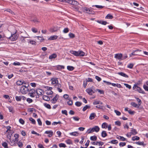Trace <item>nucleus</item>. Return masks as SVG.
Masks as SVG:
<instances>
[{
    "label": "nucleus",
    "instance_id": "11",
    "mask_svg": "<svg viewBox=\"0 0 148 148\" xmlns=\"http://www.w3.org/2000/svg\"><path fill=\"white\" fill-rule=\"evenodd\" d=\"M36 94H37L39 96V95H42L43 93L44 92L42 90L40 89H37L36 90ZM38 97H36V98Z\"/></svg>",
    "mask_w": 148,
    "mask_h": 148
},
{
    "label": "nucleus",
    "instance_id": "14",
    "mask_svg": "<svg viewBox=\"0 0 148 148\" xmlns=\"http://www.w3.org/2000/svg\"><path fill=\"white\" fill-rule=\"evenodd\" d=\"M86 91L89 95H92L93 93H95V92L90 88L87 89Z\"/></svg>",
    "mask_w": 148,
    "mask_h": 148
},
{
    "label": "nucleus",
    "instance_id": "36",
    "mask_svg": "<svg viewBox=\"0 0 148 148\" xmlns=\"http://www.w3.org/2000/svg\"><path fill=\"white\" fill-rule=\"evenodd\" d=\"M29 120L30 121H31L32 123L33 124H35L36 123V122L35 121L34 119H33L32 117H30L29 118Z\"/></svg>",
    "mask_w": 148,
    "mask_h": 148
},
{
    "label": "nucleus",
    "instance_id": "1",
    "mask_svg": "<svg viewBox=\"0 0 148 148\" xmlns=\"http://www.w3.org/2000/svg\"><path fill=\"white\" fill-rule=\"evenodd\" d=\"M70 53L76 56H83L85 55L84 52L80 50L78 51L72 50L70 51Z\"/></svg>",
    "mask_w": 148,
    "mask_h": 148
},
{
    "label": "nucleus",
    "instance_id": "47",
    "mask_svg": "<svg viewBox=\"0 0 148 148\" xmlns=\"http://www.w3.org/2000/svg\"><path fill=\"white\" fill-rule=\"evenodd\" d=\"M134 66V64L133 63H130L127 65V67L130 69H132Z\"/></svg>",
    "mask_w": 148,
    "mask_h": 148
},
{
    "label": "nucleus",
    "instance_id": "39",
    "mask_svg": "<svg viewBox=\"0 0 148 148\" xmlns=\"http://www.w3.org/2000/svg\"><path fill=\"white\" fill-rule=\"evenodd\" d=\"M108 124L106 123H103L102 125V127L103 128H106L107 127Z\"/></svg>",
    "mask_w": 148,
    "mask_h": 148
},
{
    "label": "nucleus",
    "instance_id": "64",
    "mask_svg": "<svg viewBox=\"0 0 148 148\" xmlns=\"http://www.w3.org/2000/svg\"><path fill=\"white\" fill-rule=\"evenodd\" d=\"M143 88L145 90L148 91V87L145 84L143 85Z\"/></svg>",
    "mask_w": 148,
    "mask_h": 148
},
{
    "label": "nucleus",
    "instance_id": "10",
    "mask_svg": "<svg viewBox=\"0 0 148 148\" xmlns=\"http://www.w3.org/2000/svg\"><path fill=\"white\" fill-rule=\"evenodd\" d=\"M68 3L72 5H77L79 4L75 0H68Z\"/></svg>",
    "mask_w": 148,
    "mask_h": 148
},
{
    "label": "nucleus",
    "instance_id": "33",
    "mask_svg": "<svg viewBox=\"0 0 148 148\" xmlns=\"http://www.w3.org/2000/svg\"><path fill=\"white\" fill-rule=\"evenodd\" d=\"M67 69L69 71H72L74 69V68L71 66H67Z\"/></svg>",
    "mask_w": 148,
    "mask_h": 148
},
{
    "label": "nucleus",
    "instance_id": "31",
    "mask_svg": "<svg viewBox=\"0 0 148 148\" xmlns=\"http://www.w3.org/2000/svg\"><path fill=\"white\" fill-rule=\"evenodd\" d=\"M113 18V16L110 14H108L106 16L105 18L106 19H112Z\"/></svg>",
    "mask_w": 148,
    "mask_h": 148
},
{
    "label": "nucleus",
    "instance_id": "25",
    "mask_svg": "<svg viewBox=\"0 0 148 148\" xmlns=\"http://www.w3.org/2000/svg\"><path fill=\"white\" fill-rule=\"evenodd\" d=\"M58 37V36L56 35L52 36L49 38V40H55Z\"/></svg>",
    "mask_w": 148,
    "mask_h": 148
},
{
    "label": "nucleus",
    "instance_id": "55",
    "mask_svg": "<svg viewBox=\"0 0 148 148\" xmlns=\"http://www.w3.org/2000/svg\"><path fill=\"white\" fill-rule=\"evenodd\" d=\"M19 147H22L23 146V143L21 142L20 141H19L17 143Z\"/></svg>",
    "mask_w": 148,
    "mask_h": 148
},
{
    "label": "nucleus",
    "instance_id": "50",
    "mask_svg": "<svg viewBox=\"0 0 148 148\" xmlns=\"http://www.w3.org/2000/svg\"><path fill=\"white\" fill-rule=\"evenodd\" d=\"M69 36L70 38H73L75 36V35L71 33H69Z\"/></svg>",
    "mask_w": 148,
    "mask_h": 148
},
{
    "label": "nucleus",
    "instance_id": "45",
    "mask_svg": "<svg viewBox=\"0 0 148 148\" xmlns=\"http://www.w3.org/2000/svg\"><path fill=\"white\" fill-rule=\"evenodd\" d=\"M28 42L29 43L33 45H36V42L35 41L33 40H30L29 41L28 40Z\"/></svg>",
    "mask_w": 148,
    "mask_h": 148
},
{
    "label": "nucleus",
    "instance_id": "60",
    "mask_svg": "<svg viewBox=\"0 0 148 148\" xmlns=\"http://www.w3.org/2000/svg\"><path fill=\"white\" fill-rule=\"evenodd\" d=\"M114 112L116 113V114L118 116H120L121 114V113L119 111L116 110H114Z\"/></svg>",
    "mask_w": 148,
    "mask_h": 148
},
{
    "label": "nucleus",
    "instance_id": "9",
    "mask_svg": "<svg viewBox=\"0 0 148 148\" xmlns=\"http://www.w3.org/2000/svg\"><path fill=\"white\" fill-rule=\"evenodd\" d=\"M18 38L17 35L15 34L12 35L11 36L9 37V39L12 41H13L16 40Z\"/></svg>",
    "mask_w": 148,
    "mask_h": 148
},
{
    "label": "nucleus",
    "instance_id": "21",
    "mask_svg": "<svg viewBox=\"0 0 148 148\" xmlns=\"http://www.w3.org/2000/svg\"><path fill=\"white\" fill-rule=\"evenodd\" d=\"M97 22L100 24H101L103 25H106L108 23L106 21H103L101 20H97Z\"/></svg>",
    "mask_w": 148,
    "mask_h": 148
},
{
    "label": "nucleus",
    "instance_id": "18",
    "mask_svg": "<svg viewBox=\"0 0 148 148\" xmlns=\"http://www.w3.org/2000/svg\"><path fill=\"white\" fill-rule=\"evenodd\" d=\"M117 74L119 75H120L123 77H124L127 78L128 77V76L125 73L123 72H120L118 73H117Z\"/></svg>",
    "mask_w": 148,
    "mask_h": 148
},
{
    "label": "nucleus",
    "instance_id": "16",
    "mask_svg": "<svg viewBox=\"0 0 148 148\" xmlns=\"http://www.w3.org/2000/svg\"><path fill=\"white\" fill-rule=\"evenodd\" d=\"M45 133L47 134H49L48 135V136L49 137H51L53 135V132L51 130L46 131Z\"/></svg>",
    "mask_w": 148,
    "mask_h": 148
},
{
    "label": "nucleus",
    "instance_id": "13",
    "mask_svg": "<svg viewBox=\"0 0 148 148\" xmlns=\"http://www.w3.org/2000/svg\"><path fill=\"white\" fill-rule=\"evenodd\" d=\"M51 84H56L58 83V78H52L51 79Z\"/></svg>",
    "mask_w": 148,
    "mask_h": 148
},
{
    "label": "nucleus",
    "instance_id": "63",
    "mask_svg": "<svg viewBox=\"0 0 148 148\" xmlns=\"http://www.w3.org/2000/svg\"><path fill=\"white\" fill-rule=\"evenodd\" d=\"M95 78L98 82H100L101 80V78L97 76H95Z\"/></svg>",
    "mask_w": 148,
    "mask_h": 148
},
{
    "label": "nucleus",
    "instance_id": "5",
    "mask_svg": "<svg viewBox=\"0 0 148 148\" xmlns=\"http://www.w3.org/2000/svg\"><path fill=\"white\" fill-rule=\"evenodd\" d=\"M36 90H35V89L32 88L30 90L29 94L30 97H35V96L36 95Z\"/></svg>",
    "mask_w": 148,
    "mask_h": 148
},
{
    "label": "nucleus",
    "instance_id": "32",
    "mask_svg": "<svg viewBox=\"0 0 148 148\" xmlns=\"http://www.w3.org/2000/svg\"><path fill=\"white\" fill-rule=\"evenodd\" d=\"M15 99L17 101H21V95H20L19 96H16L15 97Z\"/></svg>",
    "mask_w": 148,
    "mask_h": 148
},
{
    "label": "nucleus",
    "instance_id": "52",
    "mask_svg": "<svg viewBox=\"0 0 148 148\" xmlns=\"http://www.w3.org/2000/svg\"><path fill=\"white\" fill-rule=\"evenodd\" d=\"M7 107V108H8L9 110V112H12V113L13 112V109L12 107L9 106V107Z\"/></svg>",
    "mask_w": 148,
    "mask_h": 148
},
{
    "label": "nucleus",
    "instance_id": "23",
    "mask_svg": "<svg viewBox=\"0 0 148 148\" xmlns=\"http://www.w3.org/2000/svg\"><path fill=\"white\" fill-rule=\"evenodd\" d=\"M30 21H31L35 23H36V22L37 23L38 22H39L38 21V19L36 17H34V18H32L31 19Z\"/></svg>",
    "mask_w": 148,
    "mask_h": 148
},
{
    "label": "nucleus",
    "instance_id": "54",
    "mask_svg": "<svg viewBox=\"0 0 148 148\" xmlns=\"http://www.w3.org/2000/svg\"><path fill=\"white\" fill-rule=\"evenodd\" d=\"M26 101L29 103L32 102L33 101L32 99L29 98H27L26 99Z\"/></svg>",
    "mask_w": 148,
    "mask_h": 148
},
{
    "label": "nucleus",
    "instance_id": "56",
    "mask_svg": "<svg viewBox=\"0 0 148 148\" xmlns=\"http://www.w3.org/2000/svg\"><path fill=\"white\" fill-rule=\"evenodd\" d=\"M135 143L137 145H144V142H135Z\"/></svg>",
    "mask_w": 148,
    "mask_h": 148
},
{
    "label": "nucleus",
    "instance_id": "53",
    "mask_svg": "<svg viewBox=\"0 0 148 148\" xmlns=\"http://www.w3.org/2000/svg\"><path fill=\"white\" fill-rule=\"evenodd\" d=\"M19 123L22 125H23L25 123V121L21 118L19 119Z\"/></svg>",
    "mask_w": 148,
    "mask_h": 148
},
{
    "label": "nucleus",
    "instance_id": "4",
    "mask_svg": "<svg viewBox=\"0 0 148 148\" xmlns=\"http://www.w3.org/2000/svg\"><path fill=\"white\" fill-rule=\"evenodd\" d=\"M82 10L84 12L90 14H94L95 12L87 8H82Z\"/></svg>",
    "mask_w": 148,
    "mask_h": 148
},
{
    "label": "nucleus",
    "instance_id": "48",
    "mask_svg": "<svg viewBox=\"0 0 148 148\" xmlns=\"http://www.w3.org/2000/svg\"><path fill=\"white\" fill-rule=\"evenodd\" d=\"M78 134V133L76 132H71L70 133V134L74 136H77V134Z\"/></svg>",
    "mask_w": 148,
    "mask_h": 148
},
{
    "label": "nucleus",
    "instance_id": "58",
    "mask_svg": "<svg viewBox=\"0 0 148 148\" xmlns=\"http://www.w3.org/2000/svg\"><path fill=\"white\" fill-rule=\"evenodd\" d=\"M32 30L33 32L35 33L37 32L38 31L37 29L34 27H32Z\"/></svg>",
    "mask_w": 148,
    "mask_h": 148
},
{
    "label": "nucleus",
    "instance_id": "34",
    "mask_svg": "<svg viewBox=\"0 0 148 148\" xmlns=\"http://www.w3.org/2000/svg\"><path fill=\"white\" fill-rule=\"evenodd\" d=\"M90 139L91 140L95 141L97 139V137L95 136H91L90 137Z\"/></svg>",
    "mask_w": 148,
    "mask_h": 148
},
{
    "label": "nucleus",
    "instance_id": "41",
    "mask_svg": "<svg viewBox=\"0 0 148 148\" xmlns=\"http://www.w3.org/2000/svg\"><path fill=\"white\" fill-rule=\"evenodd\" d=\"M136 99L137 101L138 102V105L140 106V105L142 103V101L141 100L138 98L136 97Z\"/></svg>",
    "mask_w": 148,
    "mask_h": 148
},
{
    "label": "nucleus",
    "instance_id": "46",
    "mask_svg": "<svg viewBox=\"0 0 148 148\" xmlns=\"http://www.w3.org/2000/svg\"><path fill=\"white\" fill-rule=\"evenodd\" d=\"M55 88H56L57 89H58L59 88H61L62 87V85L58 83L57 84H55Z\"/></svg>",
    "mask_w": 148,
    "mask_h": 148
},
{
    "label": "nucleus",
    "instance_id": "49",
    "mask_svg": "<svg viewBox=\"0 0 148 148\" xmlns=\"http://www.w3.org/2000/svg\"><path fill=\"white\" fill-rule=\"evenodd\" d=\"M69 101L67 102V104L69 106H71L73 104V101L70 100V98L68 99Z\"/></svg>",
    "mask_w": 148,
    "mask_h": 148
},
{
    "label": "nucleus",
    "instance_id": "2",
    "mask_svg": "<svg viewBox=\"0 0 148 148\" xmlns=\"http://www.w3.org/2000/svg\"><path fill=\"white\" fill-rule=\"evenodd\" d=\"M29 85L27 84L26 85H23L21 88L20 90L21 92L23 94L27 93L29 91L28 87Z\"/></svg>",
    "mask_w": 148,
    "mask_h": 148
},
{
    "label": "nucleus",
    "instance_id": "37",
    "mask_svg": "<svg viewBox=\"0 0 148 148\" xmlns=\"http://www.w3.org/2000/svg\"><path fill=\"white\" fill-rule=\"evenodd\" d=\"M44 106L46 108L49 109H51V107L49 104L46 103H44Z\"/></svg>",
    "mask_w": 148,
    "mask_h": 148
},
{
    "label": "nucleus",
    "instance_id": "61",
    "mask_svg": "<svg viewBox=\"0 0 148 148\" xmlns=\"http://www.w3.org/2000/svg\"><path fill=\"white\" fill-rule=\"evenodd\" d=\"M115 123L116 125H118V126H120L121 123L119 121H117L115 122Z\"/></svg>",
    "mask_w": 148,
    "mask_h": 148
},
{
    "label": "nucleus",
    "instance_id": "15",
    "mask_svg": "<svg viewBox=\"0 0 148 148\" xmlns=\"http://www.w3.org/2000/svg\"><path fill=\"white\" fill-rule=\"evenodd\" d=\"M91 129L92 130L93 132H98L100 130V128L97 126H95L93 127Z\"/></svg>",
    "mask_w": 148,
    "mask_h": 148
},
{
    "label": "nucleus",
    "instance_id": "19",
    "mask_svg": "<svg viewBox=\"0 0 148 148\" xmlns=\"http://www.w3.org/2000/svg\"><path fill=\"white\" fill-rule=\"evenodd\" d=\"M116 138L117 139L120 140L122 141H124L126 140V139L124 138L123 137L120 136H119L118 135L116 136Z\"/></svg>",
    "mask_w": 148,
    "mask_h": 148
},
{
    "label": "nucleus",
    "instance_id": "40",
    "mask_svg": "<svg viewBox=\"0 0 148 148\" xmlns=\"http://www.w3.org/2000/svg\"><path fill=\"white\" fill-rule=\"evenodd\" d=\"M65 142L68 144L70 145L72 144V142L71 140L68 139L65 141Z\"/></svg>",
    "mask_w": 148,
    "mask_h": 148
},
{
    "label": "nucleus",
    "instance_id": "30",
    "mask_svg": "<svg viewBox=\"0 0 148 148\" xmlns=\"http://www.w3.org/2000/svg\"><path fill=\"white\" fill-rule=\"evenodd\" d=\"M118 143V141L115 140H113L111 141L110 142H109V143H111L112 144H117Z\"/></svg>",
    "mask_w": 148,
    "mask_h": 148
},
{
    "label": "nucleus",
    "instance_id": "8",
    "mask_svg": "<svg viewBox=\"0 0 148 148\" xmlns=\"http://www.w3.org/2000/svg\"><path fill=\"white\" fill-rule=\"evenodd\" d=\"M59 98V95L58 94L56 95L55 96L53 99L50 100L51 102L52 103L54 104L56 103L57 100Z\"/></svg>",
    "mask_w": 148,
    "mask_h": 148
},
{
    "label": "nucleus",
    "instance_id": "6",
    "mask_svg": "<svg viewBox=\"0 0 148 148\" xmlns=\"http://www.w3.org/2000/svg\"><path fill=\"white\" fill-rule=\"evenodd\" d=\"M27 82H26L23 79L17 81L16 83V85L18 86H21L23 84L27 85Z\"/></svg>",
    "mask_w": 148,
    "mask_h": 148
},
{
    "label": "nucleus",
    "instance_id": "62",
    "mask_svg": "<svg viewBox=\"0 0 148 148\" xmlns=\"http://www.w3.org/2000/svg\"><path fill=\"white\" fill-rule=\"evenodd\" d=\"M62 114H65L66 115H68L67 112V110H62Z\"/></svg>",
    "mask_w": 148,
    "mask_h": 148
},
{
    "label": "nucleus",
    "instance_id": "42",
    "mask_svg": "<svg viewBox=\"0 0 148 148\" xmlns=\"http://www.w3.org/2000/svg\"><path fill=\"white\" fill-rule=\"evenodd\" d=\"M59 146L60 147H66V145L64 143H60L59 144Z\"/></svg>",
    "mask_w": 148,
    "mask_h": 148
},
{
    "label": "nucleus",
    "instance_id": "20",
    "mask_svg": "<svg viewBox=\"0 0 148 148\" xmlns=\"http://www.w3.org/2000/svg\"><path fill=\"white\" fill-rule=\"evenodd\" d=\"M95 116H96L95 113H92L90 114L89 117V119L92 120L95 118Z\"/></svg>",
    "mask_w": 148,
    "mask_h": 148
},
{
    "label": "nucleus",
    "instance_id": "24",
    "mask_svg": "<svg viewBox=\"0 0 148 148\" xmlns=\"http://www.w3.org/2000/svg\"><path fill=\"white\" fill-rule=\"evenodd\" d=\"M57 56L56 54L55 53H53L49 56V58L50 59H52L56 58Z\"/></svg>",
    "mask_w": 148,
    "mask_h": 148
},
{
    "label": "nucleus",
    "instance_id": "12",
    "mask_svg": "<svg viewBox=\"0 0 148 148\" xmlns=\"http://www.w3.org/2000/svg\"><path fill=\"white\" fill-rule=\"evenodd\" d=\"M123 55L122 53H117L115 54L114 58L119 60H122Z\"/></svg>",
    "mask_w": 148,
    "mask_h": 148
},
{
    "label": "nucleus",
    "instance_id": "57",
    "mask_svg": "<svg viewBox=\"0 0 148 148\" xmlns=\"http://www.w3.org/2000/svg\"><path fill=\"white\" fill-rule=\"evenodd\" d=\"M126 145V143L125 142H121L119 143V145L121 147L124 146Z\"/></svg>",
    "mask_w": 148,
    "mask_h": 148
},
{
    "label": "nucleus",
    "instance_id": "22",
    "mask_svg": "<svg viewBox=\"0 0 148 148\" xmlns=\"http://www.w3.org/2000/svg\"><path fill=\"white\" fill-rule=\"evenodd\" d=\"M42 98L44 100L47 101H49L50 100V97L46 95L43 96Z\"/></svg>",
    "mask_w": 148,
    "mask_h": 148
},
{
    "label": "nucleus",
    "instance_id": "43",
    "mask_svg": "<svg viewBox=\"0 0 148 148\" xmlns=\"http://www.w3.org/2000/svg\"><path fill=\"white\" fill-rule=\"evenodd\" d=\"M75 105L77 107H79L82 105V103L79 101H77L75 103Z\"/></svg>",
    "mask_w": 148,
    "mask_h": 148
},
{
    "label": "nucleus",
    "instance_id": "26",
    "mask_svg": "<svg viewBox=\"0 0 148 148\" xmlns=\"http://www.w3.org/2000/svg\"><path fill=\"white\" fill-rule=\"evenodd\" d=\"M58 30V27H54L51 29V32H57Z\"/></svg>",
    "mask_w": 148,
    "mask_h": 148
},
{
    "label": "nucleus",
    "instance_id": "59",
    "mask_svg": "<svg viewBox=\"0 0 148 148\" xmlns=\"http://www.w3.org/2000/svg\"><path fill=\"white\" fill-rule=\"evenodd\" d=\"M69 31V29L68 28H66L64 29L63 32L64 33H66L68 32Z\"/></svg>",
    "mask_w": 148,
    "mask_h": 148
},
{
    "label": "nucleus",
    "instance_id": "3",
    "mask_svg": "<svg viewBox=\"0 0 148 148\" xmlns=\"http://www.w3.org/2000/svg\"><path fill=\"white\" fill-rule=\"evenodd\" d=\"M133 89L134 90H135V91H138L140 93H141L143 94H145V93L144 90H142L141 88L137 86L136 84H135L134 85L133 87Z\"/></svg>",
    "mask_w": 148,
    "mask_h": 148
},
{
    "label": "nucleus",
    "instance_id": "27",
    "mask_svg": "<svg viewBox=\"0 0 148 148\" xmlns=\"http://www.w3.org/2000/svg\"><path fill=\"white\" fill-rule=\"evenodd\" d=\"M131 104L132 105L133 107L135 108H138L139 107V105L138 104H137L135 102H132L131 103Z\"/></svg>",
    "mask_w": 148,
    "mask_h": 148
},
{
    "label": "nucleus",
    "instance_id": "28",
    "mask_svg": "<svg viewBox=\"0 0 148 148\" xmlns=\"http://www.w3.org/2000/svg\"><path fill=\"white\" fill-rule=\"evenodd\" d=\"M101 136L103 137H105L107 136L106 132L105 131H103L101 133Z\"/></svg>",
    "mask_w": 148,
    "mask_h": 148
},
{
    "label": "nucleus",
    "instance_id": "29",
    "mask_svg": "<svg viewBox=\"0 0 148 148\" xmlns=\"http://www.w3.org/2000/svg\"><path fill=\"white\" fill-rule=\"evenodd\" d=\"M90 106L88 105H86L82 109V110L84 112L87 109H90Z\"/></svg>",
    "mask_w": 148,
    "mask_h": 148
},
{
    "label": "nucleus",
    "instance_id": "38",
    "mask_svg": "<svg viewBox=\"0 0 148 148\" xmlns=\"http://www.w3.org/2000/svg\"><path fill=\"white\" fill-rule=\"evenodd\" d=\"M86 82H93V79L90 78H88L86 79Z\"/></svg>",
    "mask_w": 148,
    "mask_h": 148
},
{
    "label": "nucleus",
    "instance_id": "51",
    "mask_svg": "<svg viewBox=\"0 0 148 148\" xmlns=\"http://www.w3.org/2000/svg\"><path fill=\"white\" fill-rule=\"evenodd\" d=\"M57 68L59 70L64 69V66L62 65H58L57 66Z\"/></svg>",
    "mask_w": 148,
    "mask_h": 148
},
{
    "label": "nucleus",
    "instance_id": "7",
    "mask_svg": "<svg viewBox=\"0 0 148 148\" xmlns=\"http://www.w3.org/2000/svg\"><path fill=\"white\" fill-rule=\"evenodd\" d=\"M141 51V50H139L138 49L133 51L132 53L130 55V57H132V56L140 55L138 53V52H140Z\"/></svg>",
    "mask_w": 148,
    "mask_h": 148
},
{
    "label": "nucleus",
    "instance_id": "44",
    "mask_svg": "<svg viewBox=\"0 0 148 148\" xmlns=\"http://www.w3.org/2000/svg\"><path fill=\"white\" fill-rule=\"evenodd\" d=\"M2 145L4 148H8V144L6 142H3V143Z\"/></svg>",
    "mask_w": 148,
    "mask_h": 148
},
{
    "label": "nucleus",
    "instance_id": "35",
    "mask_svg": "<svg viewBox=\"0 0 148 148\" xmlns=\"http://www.w3.org/2000/svg\"><path fill=\"white\" fill-rule=\"evenodd\" d=\"M139 137L136 136H133L132 138V140L133 141H135L136 140H139Z\"/></svg>",
    "mask_w": 148,
    "mask_h": 148
},
{
    "label": "nucleus",
    "instance_id": "17",
    "mask_svg": "<svg viewBox=\"0 0 148 148\" xmlns=\"http://www.w3.org/2000/svg\"><path fill=\"white\" fill-rule=\"evenodd\" d=\"M131 132H130V134L133 135H135L137 134L138 133L135 129H134L133 128H131Z\"/></svg>",
    "mask_w": 148,
    "mask_h": 148
}]
</instances>
